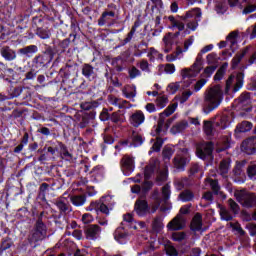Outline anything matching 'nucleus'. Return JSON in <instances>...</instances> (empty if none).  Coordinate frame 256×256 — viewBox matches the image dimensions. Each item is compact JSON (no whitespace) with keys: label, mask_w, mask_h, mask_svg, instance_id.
<instances>
[{"label":"nucleus","mask_w":256,"mask_h":256,"mask_svg":"<svg viewBox=\"0 0 256 256\" xmlns=\"http://www.w3.org/2000/svg\"><path fill=\"white\" fill-rule=\"evenodd\" d=\"M206 183H209V185L213 189V191H219V184L217 183L216 180H213L211 178H207Z\"/></svg>","instance_id":"nucleus-57"},{"label":"nucleus","mask_w":256,"mask_h":256,"mask_svg":"<svg viewBox=\"0 0 256 256\" xmlns=\"http://www.w3.org/2000/svg\"><path fill=\"white\" fill-rule=\"evenodd\" d=\"M243 171V163L237 162L236 166L234 168V174L235 175H241V172Z\"/></svg>","instance_id":"nucleus-63"},{"label":"nucleus","mask_w":256,"mask_h":256,"mask_svg":"<svg viewBox=\"0 0 256 256\" xmlns=\"http://www.w3.org/2000/svg\"><path fill=\"white\" fill-rule=\"evenodd\" d=\"M158 71H160L159 75L165 71L168 75H173L175 73V64H166L164 65H159L158 66Z\"/></svg>","instance_id":"nucleus-31"},{"label":"nucleus","mask_w":256,"mask_h":256,"mask_svg":"<svg viewBox=\"0 0 256 256\" xmlns=\"http://www.w3.org/2000/svg\"><path fill=\"white\" fill-rule=\"evenodd\" d=\"M188 126L189 124L187 123V121L179 122L171 128V133H173V135H177V133H181V131H185V128Z\"/></svg>","instance_id":"nucleus-30"},{"label":"nucleus","mask_w":256,"mask_h":256,"mask_svg":"<svg viewBox=\"0 0 256 256\" xmlns=\"http://www.w3.org/2000/svg\"><path fill=\"white\" fill-rule=\"evenodd\" d=\"M168 21L171 23L170 29H178L179 32L185 30V20L181 16H169Z\"/></svg>","instance_id":"nucleus-19"},{"label":"nucleus","mask_w":256,"mask_h":256,"mask_svg":"<svg viewBox=\"0 0 256 256\" xmlns=\"http://www.w3.org/2000/svg\"><path fill=\"white\" fill-rule=\"evenodd\" d=\"M235 197L242 207L249 208L255 207L256 205V196L253 194H249V192L245 190L237 191L235 193Z\"/></svg>","instance_id":"nucleus-6"},{"label":"nucleus","mask_w":256,"mask_h":256,"mask_svg":"<svg viewBox=\"0 0 256 256\" xmlns=\"http://www.w3.org/2000/svg\"><path fill=\"white\" fill-rule=\"evenodd\" d=\"M204 101V113H211V111L217 109L221 105V101H223V89H221V86L216 85L210 88L206 92Z\"/></svg>","instance_id":"nucleus-1"},{"label":"nucleus","mask_w":256,"mask_h":256,"mask_svg":"<svg viewBox=\"0 0 256 256\" xmlns=\"http://www.w3.org/2000/svg\"><path fill=\"white\" fill-rule=\"evenodd\" d=\"M207 61L209 65H215V63H217V54L215 53L208 54Z\"/></svg>","instance_id":"nucleus-60"},{"label":"nucleus","mask_w":256,"mask_h":256,"mask_svg":"<svg viewBox=\"0 0 256 256\" xmlns=\"http://www.w3.org/2000/svg\"><path fill=\"white\" fill-rule=\"evenodd\" d=\"M135 211L139 217H145L149 211V206L147 205V201L138 200L135 204Z\"/></svg>","instance_id":"nucleus-21"},{"label":"nucleus","mask_w":256,"mask_h":256,"mask_svg":"<svg viewBox=\"0 0 256 256\" xmlns=\"http://www.w3.org/2000/svg\"><path fill=\"white\" fill-rule=\"evenodd\" d=\"M255 147L256 137L248 138L242 143V149H244V151H255Z\"/></svg>","instance_id":"nucleus-26"},{"label":"nucleus","mask_w":256,"mask_h":256,"mask_svg":"<svg viewBox=\"0 0 256 256\" xmlns=\"http://www.w3.org/2000/svg\"><path fill=\"white\" fill-rule=\"evenodd\" d=\"M237 32H231L227 38L226 43L229 45V47L232 49V51H235L237 49Z\"/></svg>","instance_id":"nucleus-27"},{"label":"nucleus","mask_w":256,"mask_h":256,"mask_svg":"<svg viewBox=\"0 0 256 256\" xmlns=\"http://www.w3.org/2000/svg\"><path fill=\"white\" fill-rule=\"evenodd\" d=\"M187 163H189V152H187V149H183L180 152H178L177 155L175 156L174 166L179 171H183Z\"/></svg>","instance_id":"nucleus-10"},{"label":"nucleus","mask_w":256,"mask_h":256,"mask_svg":"<svg viewBox=\"0 0 256 256\" xmlns=\"http://www.w3.org/2000/svg\"><path fill=\"white\" fill-rule=\"evenodd\" d=\"M123 94L126 99H135V95H137L135 86L124 88Z\"/></svg>","instance_id":"nucleus-36"},{"label":"nucleus","mask_w":256,"mask_h":256,"mask_svg":"<svg viewBox=\"0 0 256 256\" xmlns=\"http://www.w3.org/2000/svg\"><path fill=\"white\" fill-rule=\"evenodd\" d=\"M253 129V124L249 121H243L236 126L235 133H247Z\"/></svg>","instance_id":"nucleus-24"},{"label":"nucleus","mask_w":256,"mask_h":256,"mask_svg":"<svg viewBox=\"0 0 256 256\" xmlns=\"http://www.w3.org/2000/svg\"><path fill=\"white\" fill-rule=\"evenodd\" d=\"M213 153V143L207 142L202 143L197 146L196 155L199 157V159H211V155Z\"/></svg>","instance_id":"nucleus-9"},{"label":"nucleus","mask_w":256,"mask_h":256,"mask_svg":"<svg viewBox=\"0 0 256 256\" xmlns=\"http://www.w3.org/2000/svg\"><path fill=\"white\" fill-rule=\"evenodd\" d=\"M70 201L75 207H81L82 205H85L86 199L85 196H71Z\"/></svg>","instance_id":"nucleus-39"},{"label":"nucleus","mask_w":256,"mask_h":256,"mask_svg":"<svg viewBox=\"0 0 256 256\" xmlns=\"http://www.w3.org/2000/svg\"><path fill=\"white\" fill-rule=\"evenodd\" d=\"M37 51L38 49L36 45H30L20 49L19 53H21L22 55H27L29 57V55H33L34 53H37Z\"/></svg>","instance_id":"nucleus-33"},{"label":"nucleus","mask_w":256,"mask_h":256,"mask_svg":"<svg viewBox=\"0 0 256 256\" xmlns=\"http://www.w3.org/2000/svg\"><path fill=\"white\" fill-rule=\"evenodd\" d=\"M203 63V53H198L196 61L191 68H185L181 71L183 81H189V79H194L196 75H199L201 71V64Z\"/></svg>","instance_id":"nucleus-4"},{"label":"nucleus","mask_w":256,"mask_h":256,"mask_svg":"<svg viewBox=\"0 0 256 256\" xmlns=\"http://www.w3.org/2000/svg\"><path fill=\"white\" fill-rule=\"evenodd\" d=\"M94 71H93V66L89 65V64H85L82 68V75H84V77H86L87 79H89V77H91L93 75Z\"/></svg>","instance_id":"nucleus-44"},{"label":"nucleus","mask_w":256,"mask_h":256,"mask_svg":"<svg viewBox=\"0 0 256 256\" xmlns=\"http://www.w3.org/2000/svg\"><path fill=\"white\" fill-rule=\"evenodd\" d=\"M93 221V215L86 213L82 216V222L85 224L92 223Z\"/></svg>","instance_id":"nucleus-62"},{"label":"nucleus","mask_w":256,"mask_h":256,"mask_svg":"<svg viewBox=\"0 0 256 256\" xmlns=\"http://www.w3.org/2000/svg\"><path fill=\"white\" fill-rule=\"evenodd\" d=\"M185 232H175L172 234L173 241H183L185 240Z\"/></svg>","instance_id":"nucleus-52"},{"label":"nucleus","mask_w":256,"mask_h":256,"mask_svg":"<svg viewBox=\"0 0 256 256\" xmlns=\"http://www.w3.org/2000/svg\"><path fill=\"white\" fill-rule=\"evenodd\" d=\"M243 87V74L239 73L237 76H230L226 81L225 94L229 95L232 90L233 93H237Z\"/></svg>","instance_id":"nucleus-7"},{"label":"nucleus","mask_w":256,"mask_h":256,"mask_svg":"<svg viewBox=\"0 0 256 256\" xmlns=\"http://www.w3.org/2000/svg\"><path fill=\"white\" fill-rule=\"evenodd\" d=\"M56 205L60 211H68L69 210V200L67 198L63 197L60 198L57 202Z\"/></svg>","instance_id":"nucleus-38"},{"label":"nucleus","mask_w":256,"mask_h":256,"mask_svg":"<svg viewBox=\"0 0 256 256\" xmlns=\"http://www.w3.org/2000/svg\"><path fill=\"white\" fill-rule=\"evenodd\" d=\"M139 145H143V137L138 134H133L132 136V143L130 144V147H139Z\"/></svg>","instance_id":"nucleus-43"},{"label":"nucleus","mask_w":256,"mask_h":256,"mask_svg":"<svg viewBox=\"0 0 256 256\" xmlns=\"http://www.w3.org/2000/svg\"><path fill=\"white\" fill-rule=\"evenodd\" d=\"M148 5H152L151 6L152 11H155V9H157V11H160V9H163V1L161 0H149Z\"/></svg>","instance_id":"nucleus-42"},{"label":"nucleus","mask_w":256,"mask_h":256,"mask_svg":"<svg viewBox=\"0 0 256 256\" xmlns=\"http://www.w3.org/2000/svg\"><path fill=\"white\" fill-rule=\"evenodd\" d=\"M157 181H167V171H162L157 176Z\"/></svg>","instance_id":"nucleus-64"},{"label":"nucleus","mask_w":256,"mask_h":256,"mask_svg":"<svg viewBox=\"0 0 256 256\" xmlns=\"http://www.w3.org/2000/svg\"><path fill=\"white\" fill-rule=\"evenodd\" d=\"M165 249H166L167 255H169V256L179 255V253L177 252V249H175V247H173L172 245L165 246Z\"/></svg>","instance_id":"nucleus-53"},{"label":"nucleus","mask_w":256,"mask_h":256,"mask_svg":"<svg viewBox=\"0 0 256 256\" xmlns=\"http://www.w3.org/2000/svg\"><path fill=\"white\" fill-rule=\"evenodd\" d=\"M159 165V162L155 160L154 162H151L148 166L144 169V183L142 185V190L149 191L151 187H153V182L149 181L151 179V175L155 173V169H157V166Z\"/></svg>","instance_id":"nucleus-8"},{"label":"nucleus","mask_w":256,"mask_h":256,"mask_svg":"<svg viewBox=\"0 0 256 256\" xmlns=\"http://www.w3.org/2000/svg\"><path fill=\"white\" fill-rule=\"evenodd\" d=\"M201 227H203V218L201 214L197 213L191 222V229L192 231H201Z\"/></svg>","instance_id":"nucleus-22"},{"label":"nucleus","mask_w":256,"mask_h":256,"mask_svg":"<svg viewBox=\"0 0 256 256\" xmlns=\"http://www.w3.org/2000/svg\"><path fill=\"white\" fill-rule=\"evenodd\" d=\"M173 149L171 148V146H166L163 150V157L165 160L169 161V159H171V157L173 156Z\"/></svg>","instance_id":"nucleus-48"},{"label":"nucleus","mask_w":256,"mask_h":256,"mask_svg":"<svg viewBox=\"0 0 256 256\" xmlns=\"http://www.w3.org/2000/svg\"><path fill=\"white\" fill-rule=\"evenodd\" d=\"M37 35L40 39H49L51 37V33L47 29H39Z\"/></svg>","instance_id":"nucleus-49"},{"label":"nucleus","mask_w":256,"mask_h":256,"mask_svg":"<svg viewBox=\"0 0 256 256\" xmlns=\"http://www.w3.org/2000/svg\"><path fill=\"white\" fill-rule=\"evenodd\" d=\"M128 75L130 79H137V77H141V70L137 69L135 66H132L128 70Z\"/></svg>","instance_id":"nucleus-41"},{"label":"nucleus","mask_w":256,"mask_h":256,"mask_svg":"<svg viewBox=\"0 0 256 256\" xmlns=\"http://www.w3.org/2000/svg\"><path fill=\"white\" fill-rule=\"evenodd\" d=\"M229 125H231V121L227 119V116H221L214 122L205 120L203 130L207 137H213L215 133H219L222 129H227Z\"/></svg>","instance_id":"nucleus-2"},{"label":"nucleus","mask_w":256,"mask_h":256,"mask_svg":"<svg viewBox=\"0 0 256 256\" xmlns=\"http://www.w3.org/2000/svg\"><path fill=\"white\" fill-rule=\"evenodd\" d=\"M168 103L169 99L165 95H160L156 99V107H158V109H164V107H167Z\"/></svg>","instance_id":"nucleus-35"},{"label":"nucleus","mask_w":256,"mask_h":256,"mask_svg":"<svg viewBox=\"0 0 256 256\" xmlns=\"http://www.w3.org/2000/svg\"><path fill=\"white\" fill-rule=\"evenodd\" d=\"M45 235H47V226H45L43 221L38 220L35 231L32 234V241H41L45 239Z\"/></svg>","instance_id":"nucleus-14"},{"label":"nucleus","mask_w":256,"mask_h":256,"mask_svg":"<svg viewBox=\"0 0 256 256\" xmlns=\"http://www.w3.org/2000/svg\"><path fill=\"white\" fill-rule=\"evenodd\" d=\"M152 227L154 229V231H161V229H163V217L161 216H157L154 221H153V224H152Z\"/></svg>","instance_id":"nucleus-40"},{"label":"nucleus","mask_w":256,"mask_h":256,"mask_svg":"<svg viewBox=\"0 0 256 256\" xmlns=\"http://www.w3.org/2000/svg\"><path fill=\"white\" fill-rule=\"evenodd\" d=\"M130 228L141 230V229H146L147 226L145 225V222H134V224L130 225Z\"/></svg>","instance_id":"nucleus-59"},{"label":"nucleus","mask_w":256,"mask_h":256,"mask_svg":"<svg viewBox=\"0 0 256 256\" xmlns=\"http://www.w3.org/2000/svg\"><path fill=\"white\" fill-rule=\"evenodd\" d=\"M193 43H195V38L189 37L184 41V48L177 46L173 53L166 56V61H168V63H173V61H177V59H183V53H187L189 51V47H191Z\"/></svg>","instance_id":"nucleus-5"},{"label":"nucleus","mask_w":256,"mask_h":256,"mask_svg":"<svg viewBox=\"0 0 256 256\" xmlns=\"http://www.w3.org/2000/svg\"><path fill=\"white\" fill-rule=\"evenodd\" d=\"M129 121L133 127H140L145 123V114L141 110H136L131 114Z\"/></svg>","instance_id":"nucleus-17"},{"label":"nucleus","mask_w":256,"mask_h":256,"mask_svg":"<svg viewBox=\"0 0 256 256\" xmlns=\"http://www.w3.org/2000/svg\"><path fill=\"white\" fill-rule=\"evenodd\" d=\"M163 143H164L163 139L158 137L156 139V142L152 146V151H161V147H163Z\"/></svg>","instance_id":"nucleus-51"},{"label":"nucleus","mask_w":256,"mask_h":256,"mask_svg":"<svg viewBox=\"0 0 256 256\" xmlns=\"http://www.w3.org/2000/svg\"><path fill=\"white\" fill-rule=\"evenodd\" d=\"M206 83H207V80H205V79L199 80L198 82H196V84L194 86V91H196V93L198 91H201V89H203V87H205Z\"/></svg>","instance_id":"nucleus-56"},{"label":"nucleus","mask_w":256,"mask_h":256,"mask_svg":"<svg viewBox=\"0 0 256 256\" xmlns=\"http://www.w3.org/2000/svg\"><path fill=\"white\" fill-rule=\"evenodd\" d=\"M228 204H229V207H230L231 211L235 215H237V213H239V205L235 201H233V199H229Z\"/></svg>","instance_id":"nucleus-50"},{"label":"nucleus","mask_w":256,"mask_h":256,"mask_svg":"<svg viewBox=\"0 0 256 256\" xmlns=\"http://www.w3.org/2000/svg\"><path fill=\"white\" fill-rule=\"evenodd\" d=\"M193 197H195V195L189 190H185L179 195V199L180 201H183V203H187V201H193Z\"/></svg>","instance_id":"nucleus-34"},{"label":"nucleus","mask_w":256,"mask_h":256,"mask_svg":"<svg viewBox=\"0 0 256 256\" xmlns=\"http://www.w3.org/2000/svg\"><path fill=\"white\" fill-rule=\"evenodd\" d=\"M148 57H150L152 60L163 59V54L159 53V51L155 50V48H150Z\"/></svg>","instance_id":"nucleus-46"},{"label":"nucleus","mask_w":256,"mask_h":256,"mask_svg":"<svg viewBox=\"0 0 256 256\" xmlns=\"http://www.w3.org/2000/svg\"><path fill=\"white\" fill-rule=\"evenodd\" d=\"M107 17H115V12H112V11L104 12L98 22V25H100V27H102V25H105V22L107 21Z\"/></svg>","instance_id":"nucleus-47"},{"label":"nucleus","mask_w":256,"mask_h":256,"mask_svg":"<svg viewBox=\"0 0 256 256\" xmlns=\"http://www.w3.org/2000/svg\"><path fill=\"white\" fill-rule=\"evenodd\" d=\"M246 229H248L250 235L253 237L256 235V225L253 223H248L246 225Z\"/></svg>","instance_id":"nucleus-61"},{"label":"nucleus","mask_w":256,"mask_h":256,"mask_svg":"<svg viewBox=\"0 0 256 256\" xmlns=\"http://www.w3.org/2000/svg\"><path fill=\"white\" fill-rule=\"evenodd\" d=\"M121 169L123 175L129 177V175L135 171V158L124 156L121 160Z\"/></svg>","instance_id":"nucleus-11"},{"label":"nucleus","mask_w":256,"mask_h":256,"mask_svg":"<svg viewBox=\"0 0 256 256\" xmlns=\"http://www.w3.org/2000/svg\"><path fill=\"white\" fill-rule=\"evenodd\" d=\"M114 239L120 245H125L129 241V232L123 227H118L114 232Z\"/></svg>","instance_id":"nucleus-18"},{"label":"nucleus","mask_w":256,"mask_h":256,"mask_svg":"<svg viewBox=\"0 0 256 256\" xmlns=\"http://www.w3.org/2000/svg\"><path fill=\"white\" fill-rule=\"evenodd\" d=\"M254 11H256V4H250L243 9L242 13L243 15H249V13H254Z\"/></svg>","instance_id":"nucleus-54"},{"label":"nucleus","mask_w":256,"mask_h":256,"mask_svg":"<svg viewBox=\"0 0 256 256\" xmlns=\"http://www.w3.org/2000/svg\"><path fill=\"white\" fill-rule=\"evenodd\" d=\"M179 35H181L180 32L176 33H168L166 36L163 38V43H164V48L163 52L164 53H171L173 51V43L175 41V38H177Z\"/></svg>","instance_id":"nucleus-16"},{"label":"nucleus","mask_w":256,"mask_h":256,"mask_svg":"<svg viewBox=\"0 0 256 256\" xmlns=\"http://www.w3.org/2000/svg\"><path fill=\"white\" fill-rule=\"evenodd\" d=\"M247 174L250 179H253V177L256 175V165L252 164L248 166Z\"/></svg>","instance_id":"nucleus-58"},{"label":"nucleus","mask_w":256,"mask_h":256,"mask_svg":"<svg viewBox=\"0 0 256 256\" xmlns=\"http://www.w3.org/2000/svg\"><path fill=\"white\" fill-rule=\"evenodd\" d=\"M1 55L6 61H13L16 59L17 54L9 47H3L1 49Z\"/></svg>","instance_id":"nucleus-23"},{"label":"nucleus","mask_w":256,"mask_h":256,"mask_svg":"<svg viewBox=\"0 0 256 256\" xmlns=\"http://www.w3.org/2000/svg\"><path fill=\"white\" fill-rule=\"evenodd\" d=\"M162 195H163V198L165 199V201H167L169 199V197H171V189H170L169 185H166L162 188Z\"/></svg>","instance_id":"nucleus-55"},{"label":"nucleus","mask_w":256,"mask_h":256,"mask_svg":"<svg viewBox=\"0 0 256 256\" xmlns=\"http://www.w3.org/2000/svg\"><path fill=\"white\" fill-rule=\"evenodd\" d=\"M201 9L193 8L186 12L185 15L181 16L183 21L192 20V21H201Z\"/></svg>","instance_id":"nucleus-20"},{"label":"nucleus","mask_w":256,"mask_h":256,"mask_svg":"<svg viewBox=\"0 0 256 256\" xmlns=\"http://www.w3.org/2000/svg\"><path fill=\"white\" fill-rule=\"evenodd\" d=\"M179 87H181V82H171L170 84H168L166 91L170 95H175V93L179 91Z\"/></svg>","instance_id":"nucleus-37"},{"label":"nucleus","mask_w":256,"mask_h":256,"mask_svg":"<svg viewBox=\"0 0 256 256\" xmlns=\"http://www.w3.org/2000/svg\"><path fill=\"white\" fill-rule=\"evenodd\" d=\"M231 167V161L229 160H223L220 163L219 172L222 177H227V174L229 173V168Z\"/></svg>","instance_id":"nucleus-29"},{"label":"nucleus","mask_w":256,"mask_h":256,"mask_svg":"<svg viewBox=\"0 0 256 256\" xmlns=\"http://www.w3.org/2000/svg\"><path fill=\"white\" fill-rule=\"evenodd\" d=\"M249 49H251V46H247L244 50H242L241 53L236 54V56L232 59L233 69H235V67H237L239 63H241V60L243 59V57H245L247 53H249Z\"/></svg>","instance_id":"nucleus-25"},{"label":"nucleus","mask_w":256,"mask_h":256,"mask_svg":"<svg viewBox=\"0 0 256 256\" xmlns=\"http://www.w3.org/2000/svg\"><path fill=\"white\" fill-rule=\"evenodd\" d=\"M177 109V103L169 105L164 112H162L159 116L158 120V126L154 127V131L152 132V135H162L169 129V125H171V120H169L167 123H165V119L169 117L170 115H173Z\"/></svg>","instance_id":"nucleus-3"},{"label":"nucleus","mask_w":256,"mask_h":256,"mask_svg":"<svg viewBox=\"0 0 256 256\" xmlns=\"http://www.w3.org/2000/svg\"><path fill=\"white\" fill-rule=\"evenodd\" d=\"M220 217L223 221H231L233 219V215L225 208L220 209Z\"/></svg>","instance_id":"nucleus-45"},{"label":"nucleus","mask_w":256,"mask_h":256,"mask_svg":"<svg viewBox=\"0 0 256 256\" xmlns=\"http://www.w3.org/2000/svg\"><path fill=\"white\" fill-rule=\"evenodd\" d=\"M184 227H185V216L181 214H178L167 225V228L170 231H181V229H183Z\"/></svg>","instance_id":"nucleus-15"},{"label":"nucleus","mask_w":256,"mask_h":256,"mask_svg":"<svg viewBox=\"0 0 256 256\" xmlns=\"http://www.w3.org/2000/svg\"><path fill=\"white\" fill-rule=\"evenodd\" d=\"M113 207H115V201L111 196L102 197L98 204L99 211L104 215H109V211H113Z\"/></svg>","instance_id":"nucleus-13"},{"label":"nucleus","mask_w":256,"mask_h":256,"mask_svg":"<svg viewBox=\"0 0 256 256\" xmlns=\"http://www.w3.org/2000/svg\"><path fill=\"white\" fill-rule=\"evenodd\" d=\"M186 23V35H189L191 31H197V27H199V20H184Z\"/></svg>","instance_id":"nucleus-28"},{"label":"nucleus","mask_w":256,"mask_h":256,"mask_svg":"<svg viewBox=\"0 0 256 256\" xmlns=\"http://www.w3.org/2000/svg\"><path fill=\"white\" fill-rule=\"evenodd\" d=\"M109 102L111 105H115V107H119V109H123L127 107V100H121L119 98L110 97Z\"/></svg>","instance_id":"nucleus-32"},{"label":"nucleus","mask_w":256,"mask_h":256,"mask_svg":"<svg viewBox=\"0 0 256 256\" xmlns=\"http://www.w3.org/2000/svg\"><path fill=\"white\" fill-rule=\"evenodd\" d=\"M101 227L97 224H92L84 230L85 238L88 241H97L101 239Z\"/></svg>","instance_id":"nucleus-12"}]
</instances>
